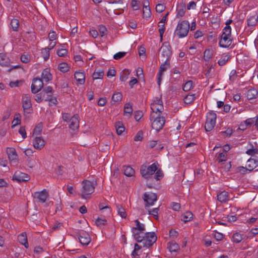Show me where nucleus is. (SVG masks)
Instances as JSON below:
<instances>
[{
    "mask_svg": "<svg viewBox=\"0 0 258 258\" xmlns=\"http://www.w3.org/2000/svg\"><path fill=\"white\" fill-rule=\"evenodd\" d=\"M135 222L136 226L132 228V232L135 239L137 242L140 243L143 240V237L140 234L145 230V226L144 224L141 223L138 219L136 220Z\"/></svg>",
    "mask_w": 258,
    "mask_h": 258,
    "instance_id": "1",
    "label": "nucleus"
},
{
    "mask_svg": "<svg viewBox=\"0 0 258 258\" xmlns=\"http://www.w3.org/2000/svg\"><path fill=\"white\" fill-rule=\"evenodd\" d=\"M150 120L153 121L152 122V128L157 132H159L163 128L165 122L164 117L160 116L159 114L156 115L154 113H151Z\"/></svg>",
    "mask_w": 258,
    "mask_h": 258,
    "instance_id": "2",
    "label": "nucleus"
},
{
    "mask_svg": "<svg viewBox=\"0 0 258 258\" xmlns=\"http://www.w3.org/2000/svg\"><path fill=\"white\" fill-rule=\"evenodd\" d=\"M190 28L189 23L187 20L179 22L175 30V33L179 38L187 36Z\"/></svg>",
    "mask_w": 258,
    "mask_h": 258,
    "instance_id": "3",
    "label": "nucleus"
},
{
    "mask_svg": "<svg viewBox=\"0 0 258 258\" xmlns=\"http://www.w3.org/2000/svg\"><path fill=\"white\" fill-rule=\"evenodd\" d=\"M157 164L158 163H154L148 167L144 165H142L140 169L142 176L146 179L152 178L153 175L157 170Z\"/></svg>",
    "mask_w": 258,
    "mask_h": 258,
    "instance_id": "4",
    "label": "nucleus"
},
{
    "mask_svg": "<svg viewBox=\"0 0 258 258\" xmlns=\"http://www.w3.org/2000/svg\"><path fill=\"white\" fill-rule=\"evenodd\" d=\"M82 185L81 197L83 199H86V196L90 195L94 192L95 186L93 182L87 180L83 181Z\"/></svg>",
    "mask_w": 258,
    "mask_h": 258,
    "instance_id": "5",
    "label": "nucleus"
},
{
    "mask_svg": "<svg viewBox=\"0 0 258 258\" xmlns=\"http://www.w3.org/2000/svg\"><path fill=\"white\" fill-rule=\"evenodd\" d=\"M216 114L213 111H211L208 113L205 125L206 132H210L214 128L216 124Z\"/></svg>",
    "mask_w": 258,
    "mask_h": 258,
    "instance_id": "6",
    "label": "nucleus"
},
{
    "mask_svg": "<svg viewBox=\"0 0 258 258\" xmlns=\"http://www.w3.org/2000/svg\"><path fill=\"white\" fill-rule=\"evenodd\" d=\"M143 237V246L149 247L151 246L157 240V236L154 232H146L144 233Z\"/></svg>",
    "mask_w": 258,
    "mask_h": 258,
    "instance_id": "7",
    "label": "nucleus"
},
{
    "mask_svg": "<svg viewBox=\"0 0 258 258\" xmlns=\"http://www.w3.org/2000/svg\"><path fill=\"white\" fill-rule=\"evenodd\" d=\"M143 200L145 202V207L146 208L154 204L155 202L157 200V196L156 194L149 192L144 194Z\"/></svg>",
    "mask_w": 258,
    "mask_h": 258,
    "instance_id": "8",
    "label": "nucleus"
},
{
    "mask_svg": "<svg viewBox=\"0 0 258 258\" xmlns=\"http://www.w3.org/2000/svg\"><path fill=\"white\" fill-rule=\"evenodd\" d=\"M160 50L162 56L165 58V60L170 61L172 51L171 47L169 43L165 42L161 47Z\"/></svg>",
    "mask_w": 258,
    "mask_h": 258,
    "instance_id": "9",
    "label": "nucleus"
},
{
    "mask_svg": "<svg viewBox=\"0 0 258 258\" xmlns=\"http://www.w3.org/2000/svg\"><path fill=\"white\" fill-rule=\"evenodd\" d=\"M22 107L25 113L29 114L31 112L32 104L29 94H25L22 98Z\"/></svg>",
    "mask_w": 258,
    "mask_h": 258,
    "instance_id": "10",
    "label": "nucleus"
},
{
    "mask_svg": "<svg viewBox=\"0 0 258 258\" xmlns=\"http://www.w3.org/2000/svg\"><path fill=\"white\" fill-rule=\"evenodd\" d=\"M43 87V83L42 79L35 78L33 80L31 85V91L33 94L37 93Z\"/></svg>",
    "mask_w": 258,
    "mask_h": 258,
    "instance_id": "11",
    "label": "nucleus"
},
{
    "mask_svg": "<svg viewBox=\"0 0 258 258\" xmlns=\"http://www.w3.org/2000/svg\"><path fill=\"white\" fill-rule=\"evenodd\" d=\"M78 238L80 242L83 245H87L91 241L89 234L83 230L79 232Z\"/></svg>",
    "mask_w": 258,
    "mask_h": 258,
    "instance_id": "12",
    "label": "nucleus"
},
{
    "mask_svg": "<svg viewBox=\"0 0 258 258\" xmlns=\"http://www.w3.org/2000/svg\"><path fill=\"white\" fill-rule=\"evenodd\" d=\"M29 179L30 176L27 174L19 171L15 172L13 176V180H16L18 182L27 181Z\"/></svg>",
    "mask_w": 258,
    "mask_h": 258,
    "instance_id": "13",
    "label": "nucleus"
},
{
    "mask_svg": "<svg viewBox=\"0 0 258 258\" xmlns=\"http://www.w3.org/2000/svg\"><path fill=\"white\" fill-rule=\"evenodd\" d=\"M48 196V192L45 189L41 191L35 192L33 194L34 198L36 199L39 202L42 203L45 202Z\"/></svg>",
    "mask_w": 258,
    "mask_h": 258,
    "instance_id": "14",
    "label": "nucleus"
},
{
    "mask_svg": "<svg viewBox=\"0 0 258 258\" xmlns=\"http://www.w3.org/2000/svg\"><path fill=\"white\" fill-rule=\"evenodd\" d=\"M151 109L152 111V113H154L156 115L160 114L163 110L162 101L159 100L156 102L152 103L151 104Z\"/></svg>",
    "mask_w": 258,
    "mask_h": 258,
    "instance_id": "15",
    "label": "nucleus"
},
{
    "mask_svg": "<svg viewBox=\"0 0 258 258\" xmlns=\"http://www.w3.org/2000/svg\"><path fill=\"white\" fill-rule=\"evenodd\" d=\"M231 37V36L222 35L219 43L220 46L223 48L229 47L231 45L232 41Z\"/></svg>",
    "mask_w": 258,
    "mask_h": 258,
    "instance_id": "16",
    "label": "nucleus"
},
{
    "mask_svg": "<svg viewBox=\"0 0 258 258\" xmlns=\"http://www.w3.org/2000/svg\"><path fill=\"white\" fill-rule=\"evenodd\" d=\"M79 115L78 114H74L71 117L70 120V123L69 124L70 128L75 131L77 130L79 127Z\"/></svg>",
    "mask_w": 258,
    "mask_h": 258,
    "instance_id": "17",
    "label": "nucleus"
},
{
    "mask_svg": "<svg viewBox=\"0 0 258 258\" xmlns=\"http://www.w3.org/2000/svg\"><path fill=\"white\" fill-rule=\"evenodd\" d=\"M170 67V62L169 61L165 60V62L161 64L159 68V71L158 73V84L159 85H160V82L161 81V77L163 75V73L164 71L166 70L167 68Z\"/></svg>",
    "mask_w": 258,
    "mask_h": 258,
    "instance_id": "18",
    "label": "nucleus"
},
{
    "mask_svg": "<svg viewBox=\"0 0 258 258\" xmlns=\"http://www.w3.org/2000/svg\"><path fill=\"white\" fill-rule=\"evenodd\" d=\"M33 143L34 147L37 150H40L44 146V141L41 137H35Z\"/></svg>",
    "mask_w": 258,
    "mask_h": 258,
    "instance_id": "19",
    "label": "nucleus"
},
{
    "mask_svg": "<svg viewBox=\"0 0 258 258\" xmlns=\"http://www.w3.org/2000/svg\"><path fill=\"white\" fill-rule=\"evenodd\" d=\"M217 200L220 203H226L229 200V194L224 190L217 195Z\"/></svg>",
    "mask_w": 258,
    "mask_h": 258,
    "instance_id": "20",
    "label": "nucleus"
},
{
    "mask_svg": "<svg viewBox=\"0 0 258 258\" xmlns=\"http://www.w3.org/2000/svg\"><path fill=\"white\" fill-rule=\"evenodd\" d=\"M18 241L19 242L23 245L25 248H28L29 244L28 242V239L27 234L26 232H23L20 234L18 237Z\"/></svg>",
    "mask_w": 258,
    "mask_h": 258,
    "instance_id": "21",
    "label": "nucleus"
},
{
    "mask_svg": "<svg viewBox=\"0 0 258 258\" xmlns=\"http://www.w3.org/2000/svg\"><path fill=\"white\" fill-rule=\"evenodd\" d=\"M7 153L9 159L13 161L17 160L18 155L16 153V150L13 148H9L7 149Z\"/></svg>",
    "mask_w": 258,
    "mask_h": 258,
    "instance_id": "22",
    "label": "nucleus"
},
{
    "mask_svg": "<svg viewBox=\"0 0 258 258\" xmlns=\"http://www.w3.org/2000/svg\"><path fill=\"white\" fill-rule=\"evenodd\" d=\"M74 77L76 81L80 84L83 85L85 83V74L80 72H76Z\"/></svg>",
    "mask_w": 258,
    "mask_h": 258,
    "instance_id": "23",
    "label": "nucleus"
},
{
    "mask_svg": "<svg viewBox=\"0 0 258 258\" xmlns=\"http://www.w3.org/2000/svg\"><path fill=\"white\" fill-rule=\"evenodd\" d=\"M185 4H180L176 9V17L180 18L184 15L185 12Z\"/></svg>",
    "mask_w": 258,
    "mask_h": 258,
    "instance_id": "24",
    "label": "nucleus"
},
{
    "mask_svg": "<svg viewBox=\"0 0 258 258\" xmlns=\"http://www.w3.org/2000/svg\"><path fill=\"white\" fill-rule=\"evenodd\" d=\"M258 16L256 14H254L253 16H250L247 20L248 26H254L257 23Z\"/></svg>",
    "mask_w": 258,
    "mask_h": 258,
    "instance_id": "25",
    "label": "nucleus"
},
{
    "mask_svg": "<svg viewBox=\"0 0 258 258\" xmlns=\"http://www.w3.org/2000/svg\"><path fill=\"white\" fill-rule=\"evenodd\" d=\"M258 92L256 90L250 89L247 91L246 96L248 100H251L255 98Z\"/></svg>",
    "mask_w": 258,
    "mask_h": 258,
    "instance_id": "26",
    "label": "nucleus"
},
{
    "mask_svg": "<svg viewBox=\"0 0 258 258\" xmlns=\"http://www.w3.org/2000/svg\"><path fill=\"white\" fill-rule=\"evenodd\" d=\"M123 173L125 175L128 177H131L135 174V170L130 166H124Z\"/></svg>",
    "mask_w": 258,
    "mask_h": 258,
    "instance_id": "27",
    "label": "nucleus"
},
{
    "mask_svg": "<svg viewBox=\"0 0 258 258\" xmlns=\"http://www.w3.org/2000/svg\"><path fill=\"white\" fill-rule=\"evenodd\" d=\"M167 247L171 252H176L179 249V246L178 243L173 241L168 242Z\"/></svg>",
    "mask_w": 258,
    "mask_h": 258,
    "instance_id": "28",
    "label": "nucleus"
},
{
    "mask_svg": "<svg viewBox=\"0 0 258 258\" xmlns=\"http://www.w3.org/2000/svg\"><path fill=\"white\" fill-rule=\"evenodd\" d=\"M42 78L46 82H48L52 79V75L48 69H44L42 73Z\"/></svg>",
    "mask_w": 258,
    "mask_h": 258,
    "instance_id": "29",
    "label": "nucleus"
},
{
    "mask_svg": "<svg viewBox=\"0 0 258 258\" xmlns=\"http://www.w3.org/2000/svg\"><path fill=\"white\" fill-rule=\"evenodd\" d=\"M116 133L117 135H121L125 130V127L121 121H117L115 123V124Z\"/></svg>",
    "mask_w": 258,
    "mask_h": 258,
    "instance_id": "30",
    "label": "nucleus"
},
{
    "mask_svg": "<svg viewBox=\"0 0 258 258\" xmlns=\"http://www.w3.org/2000/svg\"><path fill=\"white\" fill-rule=\"evenodd\" d=\"M196 97L195 94H188L184 98V102L186 104H191L195 100Z\"/></svg>",
    "mask_w": 258,
    "mask_h": 258,
    "instance_id": "31",
    "label": "nucleus"
},
{
    "mask_svg": "<svg viewBox=\"0 0 258 258\" xmlns=\"http://www.w3.org/2000/svg\"><path fill=\"white\" fill-rule=\"evenodd\" d=\"M0 64L2 66H8L9 64V58L5 54L0 53Z\"/></svg>",
    "mask_w": 258,
    "mask_h": 258,
    "instance_id": "32",
    "label": "nucleus"
},
{
    "mask_svg": "<svg viewBox=\"0 0 258 258\" xmlns=\"http://www.w3.org/2000/svg\"><path fill=\"white\" fill-rule=\"evenodd\" d=\"M193 214L190 211H187L181 216V220L186 223L189 221L192 218Z\"/></svg>",
    "mask_w": 258,
    "mask_h": 258,
    "instance_id": "33",
    "label": "nucleus"
},
{
    "mask_svg": "<svg viewBox=\"0 0 258 258\" xmlns=\"http://www.w3.org/2000/svg\"><path fill=\"white\" fill-rule=\"evenodd\" d=\"M118 214L122 218H125L127 214L126 213L124 208H123L121 205L117 204L116 205Z\"/></svg>",
    "mask_w": 258,
    "mask_h": 258,
    "instance_id": "34",
    "label": "nucleus"
},
{
    "mask_svg": "<svg viewBox=\"0 0 258 258\" xmlns=\"http://www.w3.org/2000/svg\"><path fill=\"white\" fill-rule=\"evenodd\" d=\"M122 98V95L121 92H117L114 93L112 96V101L114 102H118L121 101Z\"/></svg>",
    "mask_w": 258,
    "mask_h": 258,
    "instance_id": "35",
    "label": "nucleus"
},
{
    "mask_svg": "<svg viewBox=\"0 0 258 258\" xmlns=\"http://www.w3.org/2000/svg\"><path fill=\"white\" fill-rule=\"evenodd\" d=\"M243 234H240L239 232H236L232 236L233 240L234 242L238 243L243 239Z\"/></svg>",
    "mask_w": 258,
    "mask_h": 258,
    "instance_id": "36",
    "label": "nucleus"
},
{
    "mask_svg": "<svg viewBox=\"0 0 258 258\" xmlns=\"http://www.w3.org/2000/svg\"><path fill=\"white\" fill-rule=\"evenodd\" d=\"M11 26L14 31H18L19 27V21L17 19L14 18L11 20Z\"/></svg>",
    "mask_w": 258,
    "mask_h": 258,
    "instance_id": "37",
    "label": "nucleus"
},
{
    "mask_svg": "<svg viewBox=\"0 0 258 258\" xmlns=\"http://www.w3.org/2000/svg\"><path fill=\"white\" fill-rule=\"evenodd\" d=\"M213 55V51L210 49H207L204 53V58L206 61H209Z\"/></svg>",
    "mask_w": 258,
    "mask_h": 258,
    "instance_id": "38",
    "label": "nucleus"
},
{
    "mask_svg": "<svg viewBox=\"0 0 258 258\" xmlns=\"http://www.w3.org/2000/svg\"><path fill=\"white\" fill-rule=\"evenodd\" d=\"M41 54L45 61L48 60L49 57V48L46 47L42 49Z\"/></svg>",
    "mask_w": 258,
    "mask_h": 258,
    "instance_id": "39",
    "label": "nucleus"
},
{
    "mask_svg": "<svg viewBox=\"0 0 258 258\" xmlns=\"http://www.w3.org/2000/svg\"><path fill=\"white\" fill-rule=\"evenodd\" d=\"M43 128V124L42 122H39L35 127L33 131V134L39 135L41 134Z\"/></svg>",
    "mask_w": 258,
    "mask_h": 258,
    "instance_id": "40",
    "label": "nucleus"
},
{
    "mask_svg": "<svg viewBox=\"0 0 258 258\" xmlns=\"http://www.w3.org/2000/svg\"><path fill=\"white\" fill-rule=\"evenodd\" d=\"M21 116L20 113H17L15 114V117L14 119L12 121V123L13 124L12 125V127H14V126L20 124L21 123Z\"/></svg>",
    "mask_w": 258,
    "mask_h": 258,
    "instance_id": "41",
    "label": "nucleus"
},
{
    "mask_svg": "<svg viewBox=\"0 0 258 258\" xmlns=\"http://www.w3.org/2000/svg\"><path fill=\"white\" fill-rule=\"evenodd\" d=\"M58 69L63 73L68 72L69 70L68 64L66 62H61L58 64Z\"/></svg>",
    "mask_w": 258,
    "mask_h": 258,
    "instance_id": "42",
    "label": "nucleus"
},
{
    "mask_svg": "<svg viewBox=\"0 0 258 258\" xmlns=\"http://www.w3.org/2000/svg\"><path fill=\"white\" fill-rule=\"evenodd\" d=\"M133 112V108L132 106L130 103H127L124 105V114H129L130 115L132 114Z\"/></svg>",
    "mask_w": 258,
    "mask_h": 258,
    "instance_id": "43",
    "label": "nucleus"
},
{
    "mask_svg": "<svg viewBox=\"0 0 258 258\" xmlns=\"http://www.w3.org/2000/svg\"><path fill=\"white\" fill-rule=\"evenodd\" d=\"M192 85L193 82L192 81H187L183 86V90L185 92L189 91L191 89Z\"/></svg>",
    "mask_w": 258,
    "mask_h": 258,
    "instance_id": "44",
    "label": "nucleus"
},
{
    "mask_svg": "<svg viewBox=\"0 0 258 258\" xmlns=\"http://www.w3.org/2000/svg\"><path fill=\"white\" fill-rule=\"evenodd\" d=\"M151 15L150 7L143 8V16L144 18H148Z\"/></svg>",
    "mask_w": 258,
    "mask_h": 258,
    "instance_id": "45",
    "label": "nucleus"
},
{
    "mask_svg": "<svg viewBox=\"0 0 258 258\" xmlns=\"http://www.w3.org/2000/svg\"><path fill=\"white\" fill-rule=\"evenodd\" d=\"M104 75V72L100 71L98 72H94L93 74V79L94 80L101 79Z\"/></svg>",
    "mask_w": 258,
    "mask_h": 258,
    "instance_id": "46",
    "label": "nucleus"
},
{
    "mask_svg": "<svg viewBox=\"0 0 258 258\" xmlns=\"http://www.w3.org/2000/svg\"><path fill=\"white\" fill-rule=\"evenodd\" d=\"M163 176V173L161 169L157 170L155 174L152 177L157 181L160 180Z\"/></svg>",
    "mask_w": 258,
    "mask_h": 258,
    "instance_id": "47",
    "label": "nucleus"
},
{
    "mask_svg": "<svg viewBox=\"0 0 258 258\" xmlns=\"http://www.w3.org/2000/svg\"><path fill=\"white\" fill-rule=\"evenodd\" d=\"M222 35L231 36V28L230 26H225L223 30Z\"/></svg>",
    "mask_w": 258,
    "mask_h": 258,
    "instance_id": "48",
    "label": "nucleus"
},
{
    "mask_svg": "<svg viewBox=\"0 0 258 258\" xmlns=\"http://www.w3.org/2000/svg\"><path fill=\"white\" fill-rule=\"evenodd\" d=\"M95 223L97 226H100L106 225L107 223V221L105 219H101L100 218H98L95 221Z\"/></svg>",
    "mask_w": 258,
    "mask_h": 258,
    "instance_id": "49",
    "label": "nucleus"
},
{
    "mask_svg": "<svg viewBox=\"0 0 258 258\" xmlns=\"http://www.w3.org/2000/svg\"><path fill=\"white\" fill-rule=\"evenodd\" d=\"M98 30L101 37L104 36L106 34L107 31L106 27L103 25H100L98 26Z\"/></svg>",
    "mask_w": 258,
    "mask_h": 258,
    "instance_id": "50",
    "label": "nucleus"
},
{
    "mask_svg": "<svg viewBox=\"0 0 258 258\" xmlns=\"http://www.w3.org/2000/svg\"><path fill=\"white\" fill-rule=\"evenodd\" d=\"M159 211V208H154L152 210L148 211L149 215H153L156 219H158V214Z\"/></svg>",
    "mask_w": 258,
    "mask_h": 258,
    "instance_id": "51",
    "label": "nucleus"
},
{
    "mask_svg": "<svg viewBox=\"0 0 258 258\" xmlns=\"http://www.w3.org/2000/svg\"><path fill=\"white\" fill-rule=\"evenodd\" d=\"M143 116V113L142 111L138 110L134 112V118L136 121H139Z\"/></svg>",
    "mask_w": 258,
    "mask_h": 258,
    "instance_id": "52",
    "label": "nucleus"
},
{
    "mask_svg": "<svg viewBox=\"0 0 258 258\" xmlns=\"http://www.w3.org/2000/svg\"><path fill=\"white\" fill-rule=\"evenodd\" d=\"M143 138V133L142 131H139L134 137L135 141H141Z\"/></svg>",
    "mask_w": 258,
    "mask_h": 258,
    "instance_id": "53",
    "label": "nucleus"
},
{
    "mask_svg": "<svg viewBox=\"0 0 258 258\" xmlns=\"http://www.w3.org/2000/svg\"><path fill=\"white\" fill-rule=\"evenodd\" d=\"M156 11L157 13H161L163 12L165 9V6L162 4H158L156 7Z\"/></svg>",
    "mask_w": 258,
    "mask_h": 258,
    "instance_id": "54",
    "label": "nucleus"
},
{
    "mask_svg": "<svg viewBox=\"0 0 258 258\" xmlns=\"http://www.w3.org/2000/svg\"><path fill=\"white\" fill-rule=\"evenodd\" d=\"M130 72L128 70H124L123 72V75L120 77V80L122 82H125L128 78V75Z\"/></svg>",
    "mask_w": 258,
    "mask_h": 258,
    "instance_id": "55",
    "label": "nucleus"
},
{
    "mask_svg": "<svg viewBox=\"0 0 258 258\" xmlns=\"http://www.w3.org/2000/svg\"><path fill=\"white\" fill-rule=\"evenodd\" d=\"M58 83V85L62 88H66L68 87V83L66 79L60 80Z\"/></svg>",
    "mask_w": 258,
    "mask_h": 258,
    "instance_id": "56",
    "label": "nucleus"
},
{
    "mask_svg": "<svg viewBox=\"0 0 258 258\" xmlns=\"http://www.w3.org/2000/svg\"><path fill=\"white\" fill-rule=\"evenodd\" d=\"M126 52H119L113 55V58L116 60L119 59L124 56Z\"/></svg>",
    "mask_w": 258,
    "mask_h": 258,
    "instance_id": "57",
    "label": "nucleus"
},
{
    "mask_svg": "<svg viewBox=\"0 0 258 258\" xmlns=\"http://www.w3.org/2000/svg\"><path fill=\"white\" fill-rule=\"evenodd\" d=\"M226 156L224 153H220L217 158V160L219 162H222L223 161H225L226 160Z\"/></svg>",
    "mask_w": 258,
    "mask_h": 258,
    "instance_id": "58",
    "label": "nucleus"
},
{
    "mask_svg": "<svg viewBox=\"0 0 258 258\" xmlns=\"http://www.w3.org/2000/svg\"><path fill=\"white\" fill-rule=\"evenodd\" d=\"M68 52V50L66 49H60L57 50V54L59 56L63 57Z\"/></svg>",
    "mask_w": 258,
    "mask_h": 258,
    "instance_id": "59",
    "label": "nucleus"
},
{
    "mask_svg": "<svg viewBox=\"0 0 258 258\" xmlns=\"http://www.w3.org/2000/svg\"><path fill=\"white\" fill-rule=\"evenodd\" d=\"M246 153L247 155L252 156L254 154H258V149H249L246 151Z\"/></svg>",
    "mask_w": 258,
    "mask_h": 258,
    "instance_id": "60",
    "label": "nucleus"
},
{
    "mask_svg": "<svg viewBox=\"0 0 258 258\" xmlns=\"http://www.w3.org/2000/svg\"><path fill=\"white\" fill-rule=\"evenodd\" d=\"M19 133L22 136L23 139H25L27 137V134L25 131V126H21L19 130Z\"/></svg>",
    "mask_w": 258,
    "mask_h": 258,
    "instance_id": "61",
    "label": "nucleus"
},
{
    "mask_svg": "<svg viewBox=\"0 0 258 258\" xmlns=\"http://www.w3.org/2000/svg\"><path fill=\"white\" fill-rule=\"evenodd\" d=\"M229 57H227V56H225L223 58H221L219 60L218 63V64L221 66H224L226 62L228 60Z\"/></svg>",
    "mask_w": 258,
    "mask_h": 258,
    "instance_id": "62",
    "label": "nucleus"
},
{
    "mask_svg": "<svg viewBox=\"0 0 258 258\" xmlns=\"http://www.w3.org/2000/svg\"><path fill=\"white\" fill-rule=\"evenodd\" d=\"M140 2L137 0H132L131 2L132 7L135 10H138L139 8Z\"/></svg>",
    "mask_w": 258,
    "mask_h": 258,
    "instance_id": "63",
    "label": "nucleus"
},
{
    "mask_svg": "<svg viewBox=\"0 0 258 258\" xmlns=\"http://www.w3.org/2000/svg\"><path fill=\"white\" fill-rule=\"evenodd\" d=\"M20 59H21V60L23 63H28L30 61V58H29V56L28 55H26V54L22 55Z\"/></svg>",
    "mask_w": 258,
    "mask_h": 258,
    "instance_id": "64",
    "label": "nucleus"
}]
</instances>
